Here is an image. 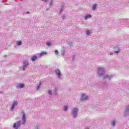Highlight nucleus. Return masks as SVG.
I'll return each instance as SVG.
<instances>
[{"label":"nucleus","instance_id":"obj_1","mask_svg":"<svg viewBox=\"0 0 129 129\" xmlns=\"http://www.w3.org/2000/svg\"><path fill=\"white\" fill-rule=\"evenodd\" d=\"M104 72H105V70L103 68H99L98 71V75H102V73H104Z\"/></svg>","mask_w":129,"mask_h":129},{"label":"nucleus","instance_id":"obj_2","mask_svg":"<svg viewBox=\"0 0 129 129\" xmlns=\"http://www.w3.org/2000/svg\"><path fill=\"white\" fill-rule=\"evenodd\" d=\"M20 126H21V122L20 121H18V122H17V124L14 123L13 125V127H14V128H16V129H18L19 127H20Z\"/></svg>","mask_w":129,"mask_h":129},{"label":"nucleus","instance_id":"obj_3","mask_svg":"<svg viewBox=\"0 0 129 129\" xmlns=\"http://www.w3.org/2000/svg\"><path fill=\"white\" fill-rule=\"evenodd\" d=\"M77 112H78V109L77 108H75L73 110V112H72V114H73L75 117V115L77 114Z\"/></svg>","mask_w":129,"mask_h":129},{"label":"nucleus","instance_id":"obj_4","mask_svg":"<svg viewBox=\"0 0 129 129\" xmlns=\"http://www.w3.org/2000/svg\"><path fill=\"white\" fill-rule=\"evenodd\" d=\"M22 120H23V124H25V123L26 122V114L25 112L23 113V115H22Z\"/></svg>","mask_w":129,"mask_h":129},{"label":"nucleus","instance_id":"obj_5","mask_svg":"<svg viewBox=\"0 0 129 129\" xmlns=\"http://www.w3.org/2000/svg\"><path fill=\"white\" fill-rule=\"evenodd\" d=\"M55 73L57 76H58V78H60L61 77V73H60V71L59 70V69H57L55 70Z\"/></svg>","mask_w":129,"mask_h":129},{"label":"nucleus","instance_id":"obj_6","mask_svg":"<svg viewBox=\"0 0 129 129\" xmlns=\"http://www.w3.org/2000/svg\"><path fill=\"white\" fill-rule=\"evenodd\" d=\"M24 66H23V71H25V70H26V67H27V66H28L29 65V62H28L27 61H25L24 62Z\"/></svg>","mask_w":129,"mask_h":129},{"label":"nucleus","instance_id":"obj_7","mask_svg":"<svg viewBox=\"0 0 129 129\" xmlns=\"http://www.w3.org/2000/svg\"><path fill=\"white\" fill-rule=\"evenodd\" d=\"M88 99V96H85V95H83L81 98L82 100H87Z\"/></svg>","mask_w":129,"mask_h":129},{"label":"nucleus","instance_id":"obj_8","mask_svg":"<svg viewBox=\"0 0 129 129\" xmlns=\"http://www.w3.org/2000/svg\"><path fill=\"white\" fill-rule=\"evenodd\" d=\"M18 105V102H15L13 103L12 106L11 107V110H13L14 108H15V106Z\"/></svg>","mask_w":129,"mask_h":129},{"label":"nucleus","instance_id":"obj_9","mask_svg":"<svg viewBox=\"0 0 129 129\" xmlns=\"http://www.w3.org/2000/svg\"><path fill=\"white\" fill-rule=\"evenodd\" d=\"M45 55H47V52L46 51H42L39 54V56L40 57H42V56H44Z\"/></svg>","mask_w":129,"mask_h":129},{"label":"nucleus","instance_id":"obj_10","mask_svg":"<svg viewBox=\"0 0 129 129\" xmlns=\"http://www.w3.org/2000/svg\"><path fill=\"white\" fill-rule=\"evenodd\" d=\"M38 57H37V56L36 55H34L32 57H31V60L34 61H35V60H36V59Z\"/></svg>","mask_w":129,"mask_h":129},{"label":"nucleus","instance_id":"obj_11","mask_svg":"<svg viewBox=\"0 0 129 129\" xmlns=\"http://www.w3.org/2000/svg\"><path fill=\"white\" fill-rule=\"evenodd\" d=\"M96 7H97V5L96 4H94V5H93L92 10L93 11H95V9H96Z\"/></svg>","mask_w":129,"mask_h":129},{"label":"nucleus","instance_id":"obj_12","mask_svg":"<svg viewBox=\"0 0 129 129\" xmlns=\"http://www.w3.org/2000/svg\"><path fill=\"white\" fill-rule=\"evenodd\" d=\"M90 18H91V15H87V17H85V19L87 20V19H90Z\"/></svg>","mask_w":129,"mask_h":129},{"label":"nucleus","instance_id":"obj_13","mask_svg":"<svg viewBox=\"0 0 129 129\" xmlns=\"http://www.w3.org/2000/svg\"><path fill=\"white\" fill-rule=\"evenodd\" d=\"M67 109H68V106H64L63 107V110H64V111H66V110H67Z\"/></svg>","mask_w":129,"mask_h":129},{"label":"nucleus","instance_id":"obj_14","mask_svg":"<svg viewBox=\"0 0 129 129\" xmlns=\"http://www.w3.org/2000/svg\"><path fill=\"white\" fill-rule=\"evenodd\" d=\"M19 86H20V88H23L25 85L23 84H19Z\"/></svg>","mask_w":129,"mask_h":129},{"label":"nucleus","instance_id":"obj_15","mask_svg":"<svg viewBox=\"0 0 129 129\" xmlns=\"http://www.w3.org/2000/svg\"><path fill=\"white\" fill-rule=\"evenodd\" d=\"M17 45L20 46V45H22V41H18L17 42Z\"/></svg>","mask_w":129,"mask_h":129},{"label":"nucleus","instance_id":"obj_16","mask_svg":"<svg viewBox=\"0 0 129 129\" xmlns=\"http://www.w3.org/2000/svg\"><path fill=\"white\" fill-rule=\"evenodd\" d=\"M41 85H42V83L41 82L39 83V85L37 87V90L40 89V87H41Z\"/></svg>","mask_w":129,"mask_h":129},{"label":"nucleus","instance_id":"obj_17","mask_svg":"<svg viewBox=\"0 0 129 129\" xmlns=\"http://www.w3.org/2000/svg\"><path fill=\"white\" fill-rule=\"evenodd\" d=\"M86 34H87V35H90V31H89V30L87 31Z\"/></svg>","mask_w":129,"mask_h":129},{"label":"nucleus","instance_id":"obj_18","mask_svg":"<svg viewBox=\"0 0 129 129\" xmlns=\"http://www.w3.org/2000/svg\"><path fill=\"white\" fill-rule=\"evenodd\" d=\"M106 78H108L109 80H110V78H109L108 76H106V77H104V79H106Z\"/></svg>","mask_w":129,"mask_h":129},{"label":"nucleus","instance_id":"obj_19","mask_svg":"<svg viewBox=\"0 0 129 129\" xmlns=\"http://www.w3.org/2000/svg\"><path fill=\"white\" fill-rule=\"evenodd\" d=\"M46 45H47V46H51V42H47L46 43Z\"/></svg>","mask_w":129,"mask_h":129},{"label":"nucleus","instance_id":"obj_20","mask_svg":"<svg viewBox=\"0 0 129 129\" xmlns=\"http://www.w3.org/2000/svg\"><path fill=\"white\" fill-rule=\"evenodd\" d=\"M112 125H113V126L115 125V121L113 120L112 122Z\"/></svg>","mask_w":129,"mask_h":129},{"label":"nucleus","instance_id":"obj_21","mask_svg":"<svg viewBox=\"0 0 129 129\" xmlns=\"http://www.w3.org/2000/svg\"><path fill=\"white\" fill-rule=\"evenodd\" d=\"M48 94H50V95L52 94V92L50 90L48 91Z\"/></svg>","mask_w":129,"mask_h":129},{"label":"nucleus","instance_id":"obj_22","mask_svg":"<svg viewBox=\"0 0 129 129\" xmlns=\"http://www.w3.org/2000/svg\"><path fill=\"white\" fill-rule=\"evenodd\" d=\"M55 54H56V55L58 54V50H55Z\"/></svg>","mask_w":129,"mask_h":129},{"label":"nucleus","instance_id":"obj_23","mask_svg":"<svg viewBox=\"0 0 129 129\" xmlns=\"http://www.w3.org/2000/svg\"><path fill=\"white\" fill-rule=\"evenodd\" d=\"M115 53H119V50H117V51H115Z\"/></svg>","mask_w":129,"mask_h":129}]
</instances>
